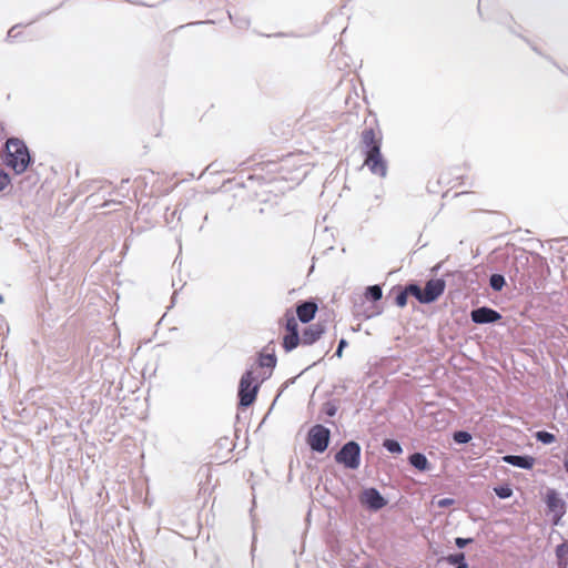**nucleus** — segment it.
I'll use <instances>...</instances> for the list:
<instances>
[{"label":"nucleus","instance_id":"nucleus-3","mask_svg":"<svg viewBox=\"0 0 568 568\" xmlns=\"http://www.w3.org/2000/svg\"><path fill=\"white\" fill-rule=\"evenodd\" d=\"M4 164L17 174L23 173L30 162L31 156L26 143L17 138H11L6 143Z\"/></svg>","mask_w":568,"mask_h":568},{"label":"nucleus","instance_id":"nucleus-8","mask_svg":"<svg viewBox=\"0 0 568 568\" xmlns=\"http://www.w3.org/2000/svg\"><path fill=\"white\" fill-rule=\"evenodd\" d=\"M329 436V429L318 424L310 429L307 443L313 450L323 453L328 447Z\"/></svg>","mask_w":568,"mask_h":568},{"label":"nucleus","instance_id":"nucleus-29","mask_svg":"<svg viewBox=\"0 0 568 568\" xmlns=\"http://www.w3.org/2000/svg\"><path fill=\"white\" fill-rule=\"evenodd\" d=\"M440 179H442L444 182H446L447 184H450V183H452V182L449 181V179H448V173H447V172L442 173Z\"/></svg>","mask_w":568,"mask_h":568},{"label":"nucleus","instance_id":"nucleus-7","mask_svg":"<svg viewBox=\"0 0 568 568\" xmlns=\"http://www.w3.org/2000/svg\"><path fill=\"white\" fill-rule=\"evenodd\" d=\"M258 384L255 383V377L252 371H247L240 381L239 397L240 405L247 407L252 405L256 398Z\"/></svg>","mask_w":568,"mask_h":568},{"label":"nucleus","instance_id":"nucleus-16","mask_svg":"<svg viewBox=\"0 0 568 568\" xmlns=\"http://www.w3.org/2000/svg\"><path fill=\"white\" fill-rule=\"evenodd\" d=\"M258 365L261 367L273 368L276 365L275 355L261 353L260 358H258Z\"/></svg>","mask_w":568,"mask_h":568},{"label":"nucleus","instance_id":"nucleus-1","mask_svg":"<svg viewBox=\"0 0 568 568\" xmlns=\"http://www.w3.org/2000/svg\"><path fill=\"white\" fill-rule=\"evenodd\" d=\"M383 133L378 126L365 128L361 133V146L364 150V165L372 174L385 178L387 174V162L382 154Z\"/></svg>","mask_w":568,"mask_h":568},{"label":"nucleus","instance_id":"nucleus-6","mask_svg":"<svg viewBox=\"0 0 568 568\" xmlns=\"http://www.w3.org/2000/svg\"><path fill=\"white\" fill-rule=\"evenodd\" d=\"M335 462L348 469H357L361 464V447L356 442L346 443L335 455Z\"/></svg>","mask_w":568,"mask_h":568},{"label":"nucleus","instance_id":"nucleus-18","mask_svg":"<svg viewBox=\"0 0 568 568\" xmlns=\"http://www.w3.org/2000/svg\"><path fill=\"white\" fill-rule=\"evenodd\" d=\"M383 446L393 454H400L402 447L398 442L394 439H385Z\"/></svg>","mask_w":568,"mask_h":568},{"label":"nucleus","instance_id":"nucleus-13","mask_svg":"<svg viewBox=\"0 0 568 568\" xmlns=\"http://www.w3.org/2000/svg\"><path fill=\"white\" fill-rule=\"evenodd\" d=\"M503 460L509 465L524 469H530L535 464V459L530 456L507 455L503 457Z\"/></svg>","mask_w":568,"mask_h":568},{"label":"nucleus","instance_id":"nucleus-15","mask_svg":"<svg viewBox=\"0 0 568 568\" xmlns=\"http://www.w3.org/2000/svg\"><path fill=\"white\" fill-rule=\"evenodd\" d=\"M556 556L558 558V566H564L565 564H567V556H568V544L567 542H562L557 546Z\"/></svg>","mask_w":568,"mask_h":568},{"label":"nucleus","instance_id":"nucleus-5","mask_svg":"<svg viewBox=\"0 0 568 568\" xmlns=\"http://www.w3.org/2000/svg\"><path fill=\"white\" fill-rule=\"evenodd\" d=\"M446 283L442 278L429 280L424 290L416 284L408 285V292L419 303L429 304L435 302L445 291Z\"/></svg>","mask_w":568,"mask_h":568},{"label":"nucleus","instance_id":"nucleus-12","mask_svg":"<svg viewBox=\"0 0 568 568\" xmlns=\"http://www.w3.org/2000/svg\"><path fill=\"white\" fill-rule=\"evenodd\" d=\"M317 312V304L314 302H303L302 304L297 305L296 307V315L297 318L302 323H310Z\"/></svg>","mask_w":568,"mask_h":568},{"label":"nucleus","instance_id":"nucleus-19","mask_svg":"<svg viewBox=\"0 0 568 568\" xmlns=\"http://www.w3.org/2000/svg\"><path fill=\"white\" fill-rule=\"evenodd\" d=\"M445 560L450 565L462 566L463 564H466L465 561V554H453L445 558Z\"/></svg>","mask_w":568,"mask_h":568},{"label":"nucleus","instance_id":"nucleus-9","mask_svg":"<svg viewBox=\"0 0 568 568\" xmlns=\"http://www.w3.org/2000/svg\"><path fill=\"white\" fill-rule=\"evenodd\" d=\"M548 510L554 515V525H558L566 513V503L555 489H548L545 498Z\"/></svg>","mask_w":568,"mask_h":568},{"label":"nucleus","instance_id":"nucleus-26","mask_svg":"<svg viewBox=\"0 0 568 568\" xmlns=\"http://www.w3.org/2000/svg\"><path fill=\"white\" fill-rule=\"evenodd\" d=\"M473 541L471 538H462V537H458L455 539V544L457 547L459 548H463L465 547L466 545L470 544Z\"/></svg>","mask_w":568,"mask_h":568},{"label":"nucleus","instance_id":"nucleus-23","mask_svg":"<svg viewBox=\"0 0 568 568\" xmlns=\"http://www.w3.org/2000/svg\"><path fill=\"white\" fill-rule=\"evenodd\" d=\"M505 284V280L501 275H498V274H494L491 277H490V286L496 290V291H500L503 288Z\"/></svg>","mask_w":568,"mask_h":568},{"label":"nucleus","instance_id":"nucleus-24","mask_svg":"<svg viewBox=\"0 0 568 568\" xmlns=\"http://www.w3.org/2000/svg\"><path fill=\"white\" fill-rule=\"evenodd\" d=\"M9 175L0 168V192L10 185Z\"/></svg>","mask_w":568,"mask_h":568},{"label":"nucleus","instance_id":"nucleus-27","mask_svg":"<svg viewBox=\"0 0 568 568\" xmlns=\"http://www.w3.org/2000/svg\"><path fill=\"white\" fill-rule=\"evenodd\" d=\"M346 345H347V342H346L345 339H341V341H339L338 347H337L336 353H335V355H336L337 357H342L343 349H344V347H345Z\"/></svg>","mask_w":568,"mask_h":568},{"label":"nucleus","instance_id":"nucleus-28","mask_svg":"<svg viewBox=\"0 0 568 568\" xmlns=\"http://www.w3.org/2000/svg\"><path fill=\"white\" fill-rule=\"evenodd\" d=\"M454 504V500L450 498H444L438 501L439 507H447Z\"/></svg>","mask_w":568,"mask_h":568},{"label":"nucleus","instance_id":"nucleus-20","mask_svg":"<svg viewBox=\"0 0 568 568\" xmlns=\"http://www.w3.org/2000/svg\"><path fill=\"white\" fill-rule=\"evenodd\" d=\"M366 297L372 298L373 301L381 300L382 288L378 285L368 286L366 290Z\"/></svg>","mask_w":568,"mask_h":568},{"label":"nucleus","instance_id":"nucleus-11","mask_svg":"<svg viewBox=\"0 0 568 568\" xmlns=\"http://www.w3.org/2000/svg\"><path fill=\"white\" fill-rule=\"evenodd\" d=\"M471 320L477 324L494 323L501 318V315L493 308L479 307L471 312Z\"/></svg>","mask_w":568,"mask_h":568},{"label":"nucleus","instance_id":"nucleus-31","mask_svg":"<svg viewBox=\"0 0 568 568\" xmlns=\"http://www.w3.org/2000/svg\"><path fill=\"white\" fill-rule=\"evenodd\" d=\"M467 564H463L462 566H457L456 568H467Z\"/></svg>","mask_w":568,"mask_h":568},{"label":"nucleus","instance_id":"nucleus-10","mask_svg":"<svg viewBox=\"0 0 568 568\" xmlns=\"http://www.w3.org/2000/svg\"><path fill=\"white\" fill-rule=\"evenodd\" d=\"M359 500L371 509L378 510L386 505V500L375 488H367L361 494Z\"/></svg>","mask_w":568,"mask_h":568},{"label":"nucleus","instance_id":"nucleus-22","mask_svg":"<svg viewBox=\"0 0 568 568\" xmlns=\"http://www.w3.org/2000/svg\"><path fill=\"white\" fill-rule=\"evenodd\" d=\"M471 439V436L469 433L459 430L454 433V440L458 444H466Z\"/></svg>","mask_w":568,"mask_h":568},{"label":"nucleus","instance_id":"nucleus-32","mask_svg":"<svg viewBox=\"0 0 568 568\" xmlns=\"http://www.w3.org/2000/svg\"><path fill=\"white\" fill-rule=\"evenodd\" d=\"M559 568H568V567H567V564H565L564 566H559Z\"/></svg>","mask_w":568,"mask_h":568},{"label":"nucleus","instance_id":"nucleus-25","mask_svg":"<svg viewBox=\"0 0 568 568\" xmlns=\"http://www.w3.org/2000/svg\"><path fill=\"white\" fill-rule=\"evenodd\" d=\"M495 493L500 498H508L511 496L513 490L508 486H505L495 488Z\"/></svg>","mask_w":568,"mask_h":568},{"label":"nucleus","instance_id":"nucleus-2","mask_svg":"<svg viewBox=\"0 0 568 568\" xmlns=\"http://www.w3.org/2000/svg\"><path fill=\"white\" fill-rule=\"evenodd\" d=\"M324 333L325 326L321 323H315L306 326L300 335L297 320L293 315H286L285 334L283 335L282 345L285 352H292L300 345H313Z\"/></svg>","mask_w":568,"mask_h":568},{"label":"nucleus","instance_id":"nucleus-4","mask_svg":"<svg viewBox=\"0 0 568 568\" xmlns=\"http://www.w3.org/2000/svg\"><path fill=\"white\" fill-rule=\"evenodd\" d=\"M307 165V155L303 152L292 153L281 160L277 173L283 181H300L302 169Z\"/></svg>","mask_w":568,"mask_h":568},{"label":"nucleus","instance_id":"nucleus-17","mask_svg":"<svg viewBox=\"0 0 568 568\" xmlns=\"http://www.w3.org/2000/svg\"><path fill=\"white\" fill-rule=\"evenodd\" d=\"M535 437L537 440L541 442L542 444H551L556 440L555 436L548 432L539 430L535 434Z\"/></svg>","mask_w":568,"mask_h":568},{"label":"nucleus","instance_id":"nucleus-30","mask_svg":"<svg viewBox=\"0 0 568 568\" xmlns=\"http://www.w3.org/2000/svg\"><path fill=\"white\" fill-rule=\"evenodd\" d=\"M456 181H457V182H455V183H453V184H452V187H456V186H458V185H462V184H463L462 176H458V178L456 179Z\"/></svg>","mask_w":568,"mask_h":568},{"label":"nucleus","instance_id":"nucleus-21","mask_svg":"<svg viewBox=\"0 0 568 568\" xmlns=\"http://www.w3.org/2000/svg\"><path fill=\"white\" fill-rule=\"evenodd\" d=\"M408 295H410V292H408V285H407L403 291H400L397 294V296L395 298L396 305L399 307L406 306Z\"/></svg>","mask_w":568,"mask_h":568},{"label":"nucleus","instance_id":"nucleus-33","mask_svg":"<svg viewBox=\"0 0 568 568\" xmlns=\"http://www.w3.org/2000/svg\"><path fill=\"white\" fill-rule=\"evenodd\" d=\"M2 301H3V298H2V296L0 295V304L2 303Z\"/></svg>","mask_w":568,"mask_h":568},{"label":"nucleus","instance_id":"nucleus-14","mask_svg":"<svg viewBox=\"0 0 568 568\" xmlns=\"http://www.w3.org/2000/svg\"><path fill=\"white\" fill-rule=\"evenodd\" d=\"M409 463L418 470H426L429 467V463L425 455L415 453L409 456Z\"/></svg>","mask_w":568,"mask_h":568}]
</instances>
